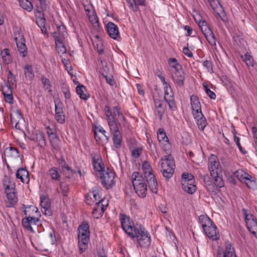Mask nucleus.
Returning a JSON list of instances; mask_svg holds the SVG:
<instances>
[{"label": "nucleus", "mask_w": 257, "mask_h": 257, "mask_svg": "<svg viewBox=\"0 0 257 257\" xmlns=\"http://www.w3.org/2000/svg\"><path fill=\"white\" fill-rule=\"evenodd\" d=\"M119 219L123 231L134 241H137L138 246L144 248L150 246L151 236L142 224H135L130 216L123 214H119Z\"/></svg>", "instance_id": "1"}, {"label": "nucleus", "mask_w": 257, "mask_h": 257, "mask_svg": "<svg viewBox=\"0 0 257 257\" xmlns=\"http://www.w3.org/2000/svg\"><path fill=\"white\" fill-rule=\"evenodd\" d=\"M104 112L110 133L112 135L113 146L116 149H119L121 147L122 142V137L119 131V127L122 125H125V117L121 108L118 106H114L111 109L108 105H105Z\"/></svg>", "instance_id": "2"}, {"label": "nucleus", "mask_w": 257, "mask_h": 257, "mask_svg": "<svg viewBox=\"0 0 257 257\" xmlns=\"http://www.w3.org/2000/svg\"><path fill=\"white\" fill-rule=\"evenodd\" d=\"M142 168L149 190L152 193L157 194L158 191V183L151 165L147 161H145L143 163Z\"/></svg>", "instance_id": "3"}, {"label": "nucleus", "mask_w": 257, "mask_h": 257, "mask_svg": "<svg viewBox=\"0 0 257 257\" xmlns=\"http://www.w3.org/2000/svg\"><path fill=\"white\" fill-rule=\"evenodd\" d=\"M132 183L136 193L142 198L146 197L147 193V186L142 174L138 172L133 173Z\"/></svg>", "instance_id": "4"}, {"label": "nucleus", "mask_w": 257, "mask_h": 257, "mask_svg": "<svg viewBox=\"0 0 257 257\" xmlns=\"http://www.w3.org/2000/svg\"><path fill=\"white\" fill-rule=\"evenodd\" d=\"M78 245L79 252H83L88 247V243L89 241V226L87 223H82L79 225L78 228Z\"/></svg>", "instance_id": "5"}, {"label": "nucleus", "mask_w": 257, "mask_h": 257, "mask_svg": "<svg viewBox=\"0 0 257 257\" xmlns=\"http://www.w3.org/2000/svg\"><path fill=\"white\" fill-rule=\"evenodd\" d=\"M161 165V171L166 179L172 177L175 167V161L173 157L171 155L164 156L160 161Z\"/></svg>", "instance_id": "6"}, {"label": "nucleus", "mask_w": 257, "mask_h": 257, "mask_svg": "<svg viewBox=\"0 0 257 257\" xmlns=\"http://www.w3.org/2000/svg\"><path fill=\"white\" fill-rule=\"evenodd\" d=\"M196 22L208 42L212 46H215L216 45V39L212 31L207 24V23L204 20H199L196 21Z\"/></svg>", "instance_id": "7"}, {"label": "nucleus", "mask_w": 257, "mask_h": 257, "mask_svg": "<svg viewBox=\"0 0 257 257\" xmlns=\"http://www.w3.org/2000/svg\"><path fill=\"white\" fill-rule=\"evenodd\" d=\"M195 179L192 175L189 173H184L182 175L181 184L182 188L185 192L192 194L196 190V185L194 184Z\"/></svg>", "instance_id": "8"}, {"label": "nucleus", "mask_w": 257, "mask_h": 257, "mask_svg": "<svg viewBox=\"0 0 257 257\" xmlns=\"http://www.w3.org/2000/svg\"><path fill=\"white\" fill-rule=\"evenodd\" d=\"M100 179L103 186L106 189L111 188L115 184V174L110 169L104 171Z\"/></svg>", "instance_id": "9"}, {"label": "nucleus", "mask_w": 257, "mask_h": 257, "mask_svg": "<svg viewBox=\"0 0 257 257\" xmlns=\"http://www.w3.org/2000/svg\"><path fill=\"white\" fill-rule=\"evenodd\" d=\"M208 168L210 175H215L222 173V168L218 157L213 154L208 159Z\"/></svg>", "instance_id": "10"}, {"label": "nucleus", "mask_w": 257, "mask_h": 257, "mask_svg": "<svg viewBox=\"0 0 257 257\" xmlns=\"http://www.w3.org/2000/svg\"><path fill=\"white\" fill-rule=\"evenodd\" d=\"M22 33V31L20 28L16 27L14 29V39L16 43L18 50L19 53L22 55V56L25 57L27 54V47L24 43V39Z\"/></svg>", "instance_id": "11"}, {"label": "nucleus", "mask_w": 257, "mask_h": 257, "mask_svg": "<svg viewBox=\"0 0 257 257\" xmlns=\"http://www.w3.org/2000/svg\"><path fill=\"white\" fill-rule=\"evenodd\" d=\"M212 178L213 184L209 181L206 182V187L207 190L210 192H214L217 188H221L224 186V182L222 178V173L215 174V175H210Z\"/></svg>", "instance_id": "12"}, {"label": "nucleus", "mask_w": 257, "mask_h": 257, "mask_svg": "<svg viewBox=\"0 0 257 257\" xmlns=\"http://www.w3.org/2000/svg\"><path fill=\"white\" fill-rule=\"evenodd\" d=\"M108 205L107 202L104 199H101L98 202L95 203V206L93 208L92 215L94 218L98 219L101 217L106 209Z\"/></svg>", "instance_id": "13"}, {"label": "nucleus", "mask_w": 257, "mask_h": 257, "mask_svg": "<svg viewBox=\"0 0 257 257\" xmlns=\"http://www.w3.org/2000/svg\"><path fill=\"white\" fill-rule=\"evenodd\" d=\"M164 100L168 103L170 109L171 110H174L175 108L174 97L170 86L164 87Z\"/></svg>", "instance_id": "14"}, {"label": "nucleus", "mask_w": 257, "mask_h": 257, "mask_svg": "<svg viewBox=\"0 0 257 257\" xmlns=\"http://www.w3.org/2000/svg\"><path fill=\"white\" fill-rule=\"evenodd\" d=\"M43 11L39 10H37L35 13L36 22L38 27L41 29L42 33L46 34L47 29L45 27L46 19Z\"/></svg>", "instance_id": "15"}, {"label": "nucleus", "mask_w": 257, "mask_h": 257, "mask_svg": "<svg viewBox=\"0 0 257 257\" xmlns=\"http://www.w3.org/2000/svg\"><path fill=\"white\" fill-rule=\"evenodd\" d=\"M206 235L212 240H216L219 238V234L217 228L214 223L207 226L203 229Z\"/></svg>", "instance_id": "16"}, {"label": "nucleus", "mask_w": 257, "mask_h": 257, "mask_svg": "<svg viewBox=\"0 0 257 257\" xmlns=\"http://www.w3.org/2000/svg\"><path fill=\"white\" fill-rule=\"evenodd\" d=\"M154 106L160 120L162 119L166 109V101L158 98H154Z\"/></svg>", "instance_id": "17"}, {"label": "nucleus", "mask_w": 257, "mask_h": 257, "mask_svg": "<svg viewBox=\"0 0 257 257\" xmlns=\"http://www.w3.org/2000/svg\"><path fill=\"white\" fill-rule=\"evenodd\" d=\"M101 198L99 191L96 189H93L92 191L89 192L85 196V202L88 205H91L96 202L99 201Z\"/></svg>", "instance_id": "18"}, {"label": "nucleus", "mask_w": 257, "mask_h": 257, "mask_svg": "<svg viewBox=\"0 0 257 257\" xmlns=\"http://www.w3.org/2000/svg\"><path fill=\"white\" fill-rule=\"evenodd\" d=\"M216 257H236L234 248L228 241L225 242L224 251L218 250Z\"/></svg>", "instance_id": "19"}, {"label": "nucleus", "mask_w": 257, "mask_h": 257, "mask_svg": "<svg viewBox=\"0 0 257 257\" xmlns=\"http://www.w3.org/2000/svg\"><path fill=\"white\" fill-rule=\"evenodd\" d=\"M92 164L94 170L97 172H100L104 170V165L100 156L96 154H92Z\"/></svg>", "instance_id": "20"}, {"label": "nucleus", "mask_w": 257, "mask_h": 257, "mask_svg": "<svg viewBox=\"0 0 257 257\" xmlns=\"http://www.w3.org/2000/svg\"><path fill=\"white\" fill-rule=\"evenodd\" d=\"M190 100L192 114L201 112V105L198 96L193 94L191 95Z\"/></svg>", "instance_id": "21"}, {"label": "nucleus", "mask_w": 257, "mask_h": 257, "mask_svg": "<svg viewBox=\"0 0 257 257\" xmlns=\"http://www.w3.org/2000/svg\"><path fill=\"white\" fill-rule=\"evenodd\" d=\"M55 118L60 124H64L65 122V115L64 114L63 104L60 102H58L55 105Z\"/></svg>", "instance_id": "22"}, {"label": "nucleus", "mask_w": 257, "mask_h": 257, "mask_svg": "<svg viewBox=\"0 0 257 257\" xmlns=\"http://www.w3.org/2000/svg\"><path fill=\"white\" fill-rule=\"evenodd\" d=\"M171 75L174 82L176 84L180 87H182L184 85L185 76L182 69L178 71L173 72L172 73H171Z\"/></svg>", "instance_id": "23"}, {"label": "nucleus", "mask_w": 257, "mask_h": 257, "mask_svg": "<svg viewBox=\"0 0 257 257\" xmlns=\"http://www.w3.org/2000/svg\"><path fill=\"white\" fill-rule=\"evenodd\" d=\"M238 179L243 183H244L246 186L250 189H254L256 186V182L254 179L247 173L240 175L238 177Z\"/></svg>", "instance_id": "24"}, {"label": "nucleus", "mask_w": 257, "mask_h": 257, "mask_svg": "<svg viewBox=\"0 0 257 257\" xmlns=\"http://www.w3.org/2000/svg\"><path fill=\"white\" fill-rule=\"evenodd\" d=\"M196 122L200 131H204V128L207 124L206 119L202 112L193 114Z\"/></svg>", "instance_id": "25"}, {"label": "nucleus", "mask_w": 257, "mask_h": 257, "mask_svg": "<svg viewBox=\"0 0 257 257\" xmlns=\"http://www.w3.org/2000/svg\"><path fill=\"white\" fill-rule=\"evenodd\" d=\"M106 27L109 36L113 39H117L119 36V31L117 26L112 22H108Z\"/></svg>", "instance_id": "26"}, {"label": "nucleus", "mask_w": 257, "mask_h": 257, "mask_svg": "<svg viewBox=\"0 0 257 257\" xmlns=\"http://www.w3.org/2000/svg\"><path fill=\"white\" fill-rule=\"evenodd\" d=\"M10 116L12 125H15V127L16 129L20 130L21 126L19 122L23 119L20 111L19 110H17L16 112L11 114Z\"/></svg>", "instance_id": "27"}, {"label": "nucleus", "mask_w": 257, "mask_h": 257, "mask_svg": "<svg viewBox=\"0 0 257 257\" xmlns=\"http://www.w3.org/2000/svg\"><path fill=\"white\" fill-rule=\"evenodd\" d=\"M40 204L43 209L45 214L49 213L50 210L51 202L48 196L47 195H42L40 196Z\"/></svg>", "instance_id": "28"}, {"label": "nucleus", "mask_w": 257, "mask_h": 257, "mask_svg": "<svg viewBox=\"0 0 257 257\" xmlns=\"http://www.w3.org/2000/svg\"><path fill=\"white\" fill-rule=\"evenodd\" d=\"M16 177L18 179H20L24 183L28 184L30 182L29 174L26 169L23 168L19 169L17 172Z\"/></svg>", "instance_id": "29"}, {"label": "nucleus", "mask_w": 257, "mask_h": 257, "mask_svg": "<svg viewBox=\"0 0 257 257\" xmlns=\"http://www.w3.org/2000/svg\"><path fill=\"white\" fill-rule=\"evenodd\" d=\"M2 182L5 192L9 190L12 191L13 189H15V184L13 181L12 179L8 176L5 175L4 176Z\"/></svg>", "instance_id": "30"}, {"label": "nucleus", "mask_w": 257, "mask_h": 257, "mask_svg": "<svg viewBox=\"0 0 257 257\" xmlns=\"http://www.w3.org/2000/svg\"><path fill=\"white\" fill-rule=\"evenodd\" d=\"M168 64L170 67L169 72L172 73L173 72H176L182 70V66L179 64L176 58H171L168 59Z\"/></svg>", "instance_id": "31"}, {"label": "nucleus", "mask_w": 257, "mask_h": 257, "mask_svg": "<svg viewBox=\"0 0 257 257\" xmlns=\"http://www.w3.org/2000/svg\"><path fill=\"white\" fill-rule=\"evenodd\" d=\"M246 227L248 230L257 238V221L255 217L251 218L246 223Z\"/></svg>", "instance_id": "32"}, {"label": "nucleus", "mask_w": 257, "mask_h": 257, "mask_svg": "<svg viewBox=\"0 0 257 257\" xmlns=\"http://www.w3.org/2000/svg\"><path fill=\"white\" fill-rule=\"evenodd\" d=\"M246 227L248 230L257 238V221L255 217L251 218L246 223Z\"/></svg>", "instance_id": "33"}, {"label": "nucleus", "mask_w": 257, "mask_h": 257, "mask_svg": "<svg viewBox=\"0 0 257 257\" xmlns=\"http://www.w3.org/2000/svg\"><path fill=\"white\" fill-rule=\"evenodd\" d=\"M24 80L28 83L31 84L32 81V66L27 64L24 67Z\"/></svg>", "instance_id": "34"}, {"label": "nucleus", "mask_w": 257, "mask_h": 257, "mask_svg": "<svg viewBox=\"0 0 257 257\" xmlns=\"http://www.w3.org/2000/svg\"><path fill=\"white\" fill-rule=\"evenodd\" d=\"M130 9L134 12L139 10V6H144L145 0H126Z\"/></svg>", "instance_id": "35"}, {"label": "nucleus", "mask_w": 257, "mask_h": 257, "mask_svg": "<svg viewBox=\"0 0 257 257\" xmlns=\"http://www.w3.org/2000/svg\"><path fill=\"white\" fill-rule=\"evenodd\" d=\"M76 91L81 99L87 100L89 98V94L87 92L86 87L82 84H79L76 87Z\"/></svg>", "instance_id": "36"}, {"label": "nucleus", "mask_w": 257, "mask_h": 257, "mask_svg": "<svg viewBox=\"0 0 257 257\" xmlns=\"http://www.w3.org/2000/svg\"><path fill=\"white\" fill-rule=\"evenodd\" d=\"M5 154L9 160L18 159L19 157L18 150L16 148L13 147L7 148L5 151Z\"/></svg>", "instance_id": "37"}, {"label": "nucleus", "mask_w": 257, "mask_h": 257, "mask_svg": "<svg viewBox=\"0 0 257 257\" xmlns=\"http://www.w3.org/2000/svg\"><path fill=\"white\" fill-rule=\"evenodd\" d=\"M35 143L40 147H44L46 145V140L42 132L40 131L36 132L35 137L33 139Z\"/></svg>", "instance_id": "38"}, {"label": "nucleus", "mask_w": 257, "mask_h": 257, "mask_svg": "<svg viewBox=\"0 0 257 257\" xmlns=\"http://www.w3.org/2000/svg\"><path fill=\"white\" fill-rule=\"evenodd\" d=\"M7 199L10 204L9 205V207L13 206L16 203H17L18 199L16 195V189H13L12 191H8L5 192Z\"/></svg>", "instance_id": "39"}, {"label": "nucleus", "mask_w": 257, "mask_h": 257, "mask_svg": "<svg viewBox=\"0 0 257 257\" xmlns=\"http://www.w3.org/2000/svg\"><path fill=\"white\" fill-rule=\"evenodd\" d=\"M199 221L200 223L201 224L203 229L206 228L207 226L212 224V220L207 216L200 215L199 217Z\"/></svg>", "instance_id": "40"}, {"label": "nucleus", "mask_w": 257, "mask_h": 257, "mask_svg": "<svg viewBox=\"0 0 257 257\" xmlns=\"http://www.w3.org/2000/svg\"><path fill=\"white\" fill-rule=\"evenodd\" d=\"M32 221V217L29 216L27 217H24L22 219V225L24 228L30 232L32 231V227L31 226V222Z\"/></svg>", "instance_id": "41"}, {"label": "nucleus", "mask_w": 257, "mask_h": 257, "mask_svg": "<svg viewBox=\"0 0 257 257\" xmlns=\"http://www.w3.org/2000/svg\"><path fill=\"white\" fill-rule=\"evenodd\" d=\"M241 58L248 67H253L254 66V60L251 55L245 54L244 55H242Z\"/></svg>", "instance_id": "42"}, {"label": "nucleus", "mask_w": 257, "mask_h": 257, "mask_svg": "<svg viewBox=\"0 0 257 257\" xmlns=\"http://www.w3.org/2000/svg\"><path fill=\"white\" fill-rule=\"evenodd\" d=\"M48 175L53 180L59 181L60 180V175L58 173V169L54 167L48 171Z\"/></svg>", "instance_id": "43"}, {"label": "nucleus", "mask_w": 257, "mask_h": 257, "mask_svg": "<svg viewBox=\"0 0 257 257\" xmlns=\"http://www.w3.org/2000/svg\"><path fill=\"white\" fill-rule=\"evenodd\" d=\"M57 28H58V31H56V32L53 33V36L55 41H56V40H61V39H63V37L61 35L60 32H64V31L65 30V28L64 26H63V25H60V26H57Z\"/></svg>", "instance_id": "44"}, {"label": "nucleus", "mask_w": 257, "mask_h": 257, "mask_svg": "<svg viewBox=\"0 0 257 257\" xmlns=\"http://www.w3.org/2000/svg\"><path fill=\"white\" fill-rule=\"evenodd\" d=\"M41 80L43 85V87L45 90L49 92L52 91V84L49 79L46 78L43 75L41 76Z\"/></svg>", "instance_id": "45"}, {"label": "nucleus", "mask_w": 257, "mask_h": 257, "mask_svg": "<svg viewBox=\"0 0 257 257\" xmlns=\"http://www.w3.org/2000/svg\"><path fill=\"white\" fill-rule=\"evenodd\" d=\"M158 139L159 142L160 143H164L166 141H168V138L166 134V133L164 131V130L160 128L157 132Z\"/></svg>", "instance_id": "46"}, {"label": "nucleus", "mask_w": 257, "mask_h": 257, "mask_svg": "<svg viewBox=\"0 0 257 257\" xmlns=\"http://www.w3.org/2000/svg\"><path fill=\"white\" fill-rule=\"evenodd\" d=\"M21 7L29 12L32 10V4L29 0H20Z\"/></svg>", "instance_id": "47"}, {"label": "nucleus", "mask_w": 257, "mask_h": 257, "mask_svg": "<svg viewBox=\"0 0 257 257\" xmlns=\"http://www.w3.org/2000/svg\"><path fill=\"white\" fill-rule=\"evenodd\" d=\"M101 74L103 75V76L105 78L106 81L108 84L111 86L114 85L115 81L113 79V76L111 75H107V72L105 69L101 71Z\"/></svg>", "instance_id": "48"}, {"label": "nucleus", "mask_w": 257, "mask_h": 257, "mask_svg": "<svg viewBox=\"0 0 257 257\" xmlns=\"http://www.w3.org/2000/svg\"><path fill=\"white\" fill-rule=\"evenodd\" d=\"M103 127L101 126H95V130L94 131L95 139L99 144H102L103 143V139L100 138L99 136L100 129L101 130Z\"/></svg>", "instance_id": "49"}, {"label": "nucleus", "mask_w": 257, "mask_h": 257, "mask_svg": "<svg viewBox=\"0 0 257 257\" xmlns=\"http://www.w3.org/2000/svg\"><path fill=\"white\" fill-rule=\"evenodd\" d=\"M241 212L244 216L245 223H247L249 220H251V218L254 217L249 210L243 208L241 209Z\"/></svg>", "instance_id": "50"}, {"label": "nucleus", "mask_w": 257, "mask_h": 257, "mask_svg": "<svg viewBox=\"0 0 257 257\" xmlns=\"http://www.w3.org/2000/svg\"><path fill=\"white\" fill-rule=\"evenodd\" d=\"M35 5L38 7L39 10L44 11L47 7L46 0H35Z\"/></svg>", "instance_id": "51"}, {"label": "nucleus", "mask_w": 257, "mask_h": 257, "mask_svg": "<svg viewBox=\"0 0 257 257\" xmlns=\"http://www.w3.org/2000/svg\"><path fill=\"white\" fill-rule=\"evenodd\" d=\"M8 83L9 85L16 86V79L14 75L12 73L11 71H9V74L8 75Z\"/></svg>", "instance_id": "52"}, {"label": "nucleus", "mask_w": 257, "mask_h": 257, "mask_svg": "<svg viewBox=\"0 0 257 257\" xmlns=\"http://www.w3.org/2000/svg\"><path fill=\"white\" fill-rule=\"evenodd\" d=\"M161 145L164 150V151L166 153V154H168L170 153V151L171 149V145L169 142V141H166L164 143H161Z\"/></svg>", "instance_id": "53"}, {"label": "nucleus", "mask_w": 257, "mask_h": 257, "mask_svg": "<svg viewBox=\"0 0 257 257\" xmlns=\"http://www.w3.org/2000/svg\"><path fill=\"white\" fill-rule=\"evenodd\" d=\"M63 39L61 40H57L55 41V44L56 47L60 50V51L62 53H64L66 51V48L64 46L63 44Z\"/></svg>", "instance_id": "54"}, {"label": "nucleus", "mask_w": 257, "mask_h": 257, "mask_svg": "<svg viewBox=\"0 0 257 257\" xmlns=\"http://www.w3.org/2000/svg\"><path fill=\"white\" fill-rule=\"evenodd\" d=\"M94 48L96 50H97V52L99 55H101L103 53V46L101 41H98L96 44V45L94 46Z\"/></svg>", "instance_id": "55"}, {"label": "nucleus", "mask_w": 257, "mask_h": 257, "mask_svg": "<svg viewBox=\"0 0 257 257\" xmlns=\"http://www.w3.org/2000/svg\"><path fill=\"white\" fill-rule=\"evenodd\" d=\"M207 1L214 10H216L218 7H221L218 0H207Z\"/></svg>", "instance_id": "56"}, {"label": "nucleus", "mask_w": 257, "mask_h": 257, "mask_svg": "<svg viewBox=\"0 0 257 257\" xmlns=\"http://www.w3.org/2000/svg\"><path fill=\"white\" fill-rule=\"evenodd\" d=\"M142 152V149L138 147L132 150V155L135 158H138Z\"/></svg>", "instance_id": "57"}, {"label": "nucleus", "mask_w": 257, "mask_h": 257, "mask_svg": "<svg viewBox=\"0 0 257 257\" xmlns=\"http://www.w3.org/2000/svg\"><path fill=\"white\" fill-rule=\"evenodd\" d=\"M60 187L62 194L64 196H67L69 192L68 185L65 183H61L60 184Z\"/></svg>", "instance_id": "58"}, {"label": "nucleus", "mask_w": 257, "mask_h": 257, "mask_svg": "<svg viewBox=\"0 0 257 257\" xmlns=\"http://www.w3.org/2000/svg\"><path fill=\"white\" fill-rule=\"evenodd\" d=\"M1 54L2 58L5 62H9L10 61L9 59L7 60V58L9 57V50L8 49H4L1 52Z\"/></svg>", "instance_id": "59"}, {"label": "nucleus", "mask_w": 257, "mask_h": 257, "mask_svg": "<svg viewBox=\"0 0 257 257\" xmlns=\"http://www.w3.org/2000/svg\"><path fill=\"white\" fill-rule=\"evenodd\" d=\"M203 65L204 67L207 69L208 72H213L212 65L211 61L208 60H205L203 62Z\"/></svg>", "instance_id": "60"}, {"label": "nucleus", "mask_w": 257, "mask_h": 257, "mask_svg": "<svg viewBox=\"0 0 257 257\" xmlns=\"http://www.w3.org/2000/svg\"><path fill=\"white\" fill-rule=\"evenodd\" d=\"M13 86L7 85L5 87L3 88L2 92L3 95L12 94V87Z\"/></svg>", "instance_id": "61"}, {"label": "nucleus", "mask_w": 257, "mask_h": 257, "mask_svg": "<svg viewBox=\"0 0 257 257\" xmlns=\"http://www.w3.org/2000/svg\"><path fill=\"white\" fill-rule=\"evenodd\" d=\"M182 52L186 56L189 58H192L193 56V53L187 47H184Z\"/></svg>", "instance_id": "62"}, {"label": "nucleus", "mask_w": 257, "mask_h": 257, "mask_svg": "<svg viewBox=\"0 0 257 257\" xmlns=\"http://www.w3.org/2000/svg\"><path fill=\"white\" fill-rule=\"evenodd\" d=\"M62 62L65 65L66 69L68 72H69L72 70V68L71 66L70 65L69 62L68 60H66L65 59H62Z\"/></svg>", "instance_id": "63"}, {"label": "nucleus", "mask_w": 257, "mask_h": 257, "mask_svg": "<svg viewBox=\"0 0 257 257\" xmlns=\"http://www.w3.org/2000/svg\"><path fill=\"white\" fill-rule=\"evenodd\" d=\"M89 21L92 24H98V18L96 14L92 16H89V18H88Z\"/></svg>", "instance_id": "64"}]
</instances>
